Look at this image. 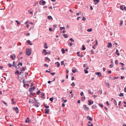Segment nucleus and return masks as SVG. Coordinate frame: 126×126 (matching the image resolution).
<instances>
[{
	"instance_id": "obj_7",
	"label": "nucleus",
	"mask_w": 126,
	"mask_h": 126,
	"mask_svg": "<svg viewBox=\"0 0 126 126\" xmlns=\"http://www.w3.org/2000/svg\"><path fill=\"white\" fill-rule=\"evenodd\" d=\"M35 88V86H33L32 87H31L29 91L30 92V93H31L32 91L34 90Z\"/></svg>"
},
{
	"instance_id": "obj_20",
	"label": "nucleus",
	"mask_w": 126,
	"mask_h": 126,
	"mask_svg": "<svg viewBox=\"0 0 126 126\" xmlns=\"http://www.w3.org/2000/svg\"><path fill=\"white\" fill-rule=\"evenodd\" d=\"M106 86H107L108 88L110 87V83L108 82H107L106 83Z\"/></svg>"
},
{
	"instance_id": "obj_14",
	"label": "nucleus",
	"mask_w": 126,
	"mask_h": 126,
	"mask_svg": "<svg viewBox=\"0 0 126 126\" xmlns=\"http://www.w3.org/2000/svg\"><path fill=\"white\" fill-rule=\"evenodd\" d=\"M29 13L31 14H33V12L32 10H28Z\"/></svg>"
},
{
	"instance_id": "obj_22",
	"label": "nucleus",
	"mask_w": 126,
	"mask_h": 126,
	"mask_svg": "<svg viewBox=\"0 0 126 126\" xmlns=\"http://www.w3.org/2000/svg\"><path fill=\"white\" fill-rule=\"evenodd\" d=\"M50 52H49V51H48L47 52H45L44 53V54L45 55H46L47 54H50Z\"/></svg>"
},
{
	"instance_id": "obj_25",
	"label": "nucleus",
	"mask_w": 126,
	"mask_h": 126,
	"mask_svg": "<svg viewBox=\"0 0 126 126\" xmlns=\"http://www.w3.org/2000/svg\"><path fill=\"white\" fill-rule=\"evenodd\" d=\"M84 71L85 72V73L86 74H87L88 73V71L87 70H86V69H84Z\"/></svg>"
},
{
	"instance_id": "obj_63",
	"label": "nucleus",
	"mask_w": 126,
	"mask_h": 126,
	"mask_svg": "<svg viewBox=\"0 0 126 126\" xmlns=\"http://www.w3.org/2000/svg\"><path fill=\"white\" fill-rule=\"evenodd\" d=\"M88 126H93V124H91V125H89V124H88Z\"/></svg>"
},
{
	"instance_id": "obj_24",
	"label": "nucleus",
	"mask_w": 126,
	"mask_h": 126,
	"mask_svg": "<svg viewBox=\"0 0 126 126\" xmlns=\"http://www.w3.org/2000/svg\"><path fill=\"white\" fill-rule=\"evenodd\" d=\"M65 50L63 48L61 49V51H62L63 54H64V53L65 52Z\"/></svg>"
},
{
	"instance_id": "obj_8",
	"label": "nucleus",
	"mask_w": 126,
	"mask_h": 126,
	"mask_svg": "<svg viewBox=\"0 0 126 126\" xmlns=\"http://www.w3.org/2000/svg\"><path fill=\"white\" fill-rule=\"evenodd\" d=\"M41 97L43 98V99H44L46 97L45 96V94L44 93H42L41 94Z\"/></svg>"
},
{
	"instance_id": "obj_1",
	"label": "nucleus",
	"mask_w": 126,
	"mask_h": 126,
	"mask_svg": "<svg viewBox=\"0 0 126 126\" xmlns=\"http://www.w3.org/2000/svg\"><path fill=\"white\" fill-rule=\"evenodd\" d=\"M32 50L31 49H27L26 51V54L28 56H29L31 54Z\"/></svg>"
},
{
	"instance_id": "obj_37",
	"label": "nucleus",
	"mask_w": 126,
	"mask_h": 126,
	"mask_svg": "<svg viewBox=\"0 0 126 126\" xmlns=\"http://www.w3.org/2000/svg\"><path fill=\"white\" fill-rule=\"evenodd\" d=\"M45 107L46 108H49V106H47L45 104L44 105Z\"/></svg>"
},
{
	"instance_id": "obj_27",
	"label": "nucleus",
	"mask_w": 126,
	"mask_h": 126,
	"mask_svg": "<svg viewBox=\"0 0 126 126\" xmlns=\"http://www.w3.org/2000/svg\"><path fill=\"white\" fill-rule=\"evenodd\" d=\"M85 49V46L84 45H83L82 46V50H84Z\"/></svg>"
},
{
	"instance_id": "obj_52",
	"label": "nucleus",
	"mask_w": 126,
	"mask_h": 126,
	"mask_svg": "<svg viewBox=\"0 0 126 126\" xmlns=\"http://www.w3.org/2000/svg\"><path fill=\"white\" fill-rule=\"evenodd\" d=\"M46 50L45 49H44L43 50V51L42 53H45L46 52Z\"/></svg>"
},
{
	"instance_id": "obj_26",
	"label": "nucleus",
	"mask_w": 126,
	"mask_h": 126,
	"mask_svg": "<svg viewBox=\"0 0 126 126\" xmlns=\"http://www.w3.org/2000/svg\"><path fill=\"white\" fill-rule=\"evenodd\" d=\"M123 6H120V8L122 10H124V8H123Z\"/></svg>"
},
{
	"instance_id": "obj_28",
	"label": "nucleus",
	"mask_w": 126,
	"mask_h": 126,
	"mask_svg": "<svg viewBox=\"0 0 126 126\" xmlns=\"http://www.w3.org/2000/svg\"><path fill=\"white\" fill-rule=\"evenodd\" d=\"M63 36L65 38H67L68 37V36L67 34H63Z\"/></svg>"
},
{
	"instance_id": "obj_54",
	"label": "nucleus",
	"mask_w": 126,
	"mask_h": 126,
	"mask_svg": "<svg viewBox=\"0 0 126 126\" xmlns=\"http://www.w3.org/2000/svg\"><path fill=\"white\" fill-rule=\"evenodd\" d=\"M14 63H15V62L14 61L13 62V66H14L16 68L17 66H16V65H14Z\"/></svg>"
},
{
	"instance_id": "obj_5",
	"label": "nucleus",
	"mask_w": 126,
	"mask_h": 126,
	"mask_svg": "<svg viewBox=\"0 0 126 126\" xmlns=\"http://www.w3.org/2000/svg\"><path fill=\"white\" fill-rule=\"evenodd\" d=\"M95 74L96 75H98V77H100L101 76V74L100 72H96Z\"/></svg>"
},
{
	"instance_id": "obj_64",
	"label": "nucleus",
	"mask_w": 126,
	"mask_h": 126,
	"mask_svg": "<svg viewBox=\"0 0 126 126\" xmlns=\"http://www.w3.org/2000/svg\"><path fill=\"white\" fill-rule=\"evenodd\" d=\"M124 91L125 92H126V88L125 87L124 89Z\"/></svg>"
},
{
	"instance_id": "obj_15",
	"label": "nucleus",
	"mask_w": 126,
	"mask_h": 126,
	"mask_svg": "<svg viewBox=\"0 0 126 126\" xmlns=\"http://www.w3.org/2000/svg\"><path fill=\"white\" fill-rule=\"evenodd\" d=\"M97 106L95 105H93L92 106V108L93 109H94L96 108Z\"/></svg>"
},
{
	"instance_id": "obj_36",
	"label": "nucleus",
	"mask_w": 126,
	"mask_h": 126,
	"mask_svg": "<svg viewBox=\"0 0 126 126\" xmlns=\"http://www.w3.org/2000/svg\"><path fill=\"white\" fill-rule=\"evenodd\" d=\"M76 70H77L76 69L75 70H73L72 69V71L73 73H75L76 72Z\"/></svg>"
},
{
	"instance_id": "obj_51",
	"label": "nucleus",
	"mask_w": 126,
	"mask_h": 126,
	"mask_svg": "<svg viewBox=\"0 0 126 126\" xmlns=\"http://www.w3.org/2000/svg\"><path fill=\"white\" fill-rule=\"evenodd\" d=\"M64 62L63 61H62L61 62V64L62 65L64 64Z\"/></svg>"
},
{
	"instance_id": "obj_57",
	"label": "nucleus",
	"mask_w": 126,
	"mask_h": 126,
	"mask_svg": "<svg viewBox=\"0 0 126 126\" xmlns=\"http://www.w3.org/2000/svg\"><path fill=\"white\" fill-rule=\"evenodd\" d=\"M21 70L22 71H24L25 70V69L23 67Z\"/></svg>"
},
{
	"instance_id": "obj_50",
	"label": "nucleus",
	"mask_w": 126,
	"mask_h": 126,
	"mask_svg": "<svg viewBox=\"0 0 126 126\" xmlns=\"http://www.w3.org/2000/svg\"><path fill=\"white\" fill-rule=\"evenodd\" d=\"M86 19V18H85L84 17H83L82 19V20L83 21H85V20Z\"/></svg>"
},
{
	"instance_id": "obj_60",
	"label": "nucleus",
	"mask_w": 126,
	"mask_h": 126,
	"mask_svg": "<svg viewBox=\"0 0 126 126\" xmlns=\"http://www.w3.org/2000/svg\"><path fill=\"white\" fill-rule=\"evenodd\" d=\"M83 92H81V93H80V95L81 96H82V95H83Z\"/></svg>"
},
{
	"instance_id": "obj_19",
	"label": "nucleus",
	"mask_w": 126,
	"mask_h": 126,
	"mask_svg": "<svg viewBox=\"0 0 126 126\" xmlns=\"http://www.w3.org/2000/svg\"><path fill=\"white\" fill-rule=\"evenodd\" d=\"M55 64L57 65L58 67H59L60 66V64L59 62H57Z\"/></svg>"
},
{
	"instance_id": "obj_46",
	"label": "nucleus",
	"mask_w": 126,
	"mask_h": 126,
	"mask_svg": "<svg viewBox=\"0 0 126 126\" xmlns=\"http://www.w3.org/2000/svg\"><path fill=\"white\" fill-rule=\"evenodd\" d=\"M70 40L72 42H74V41L73 39L72 38H70Z\"/></svg>"
},
{
	"instance_id": "obj_62",
	"label": "nucleus",
	"mask_w": 126,
	"mask_h": 126,
	"mask_svg": "<svg viewBox=\"0 0 126 126\" xmlns=\"http://www.w3.org/2000/svg\"><path fill=\"white\" fill-rule=\"evenodd\" d=\"M124 10H125L126 11V7L125 6H124Z\"/></svg>"
},
{
	"instance_id": "obj_44",
	"label": "nucleus",
	"mask_w": 126,
	"mask_h": 126,
	"mask_svg": "<svg viewBox=\"0 0 126 126\" xmlns=\"http://www.w3.org/2000/svg\"><path fill=\"white\" fill-rule=\"evenodd\" d=\"M79 53H80V52H79V51L77 52V54L78 56H80V55L79 54Z\"/></svg>"
},
{
	"instance_id": "obj_61",
	"label": "nucleus",
	"mask_w": 126,
	"mask_h": 126,
	"mask_svg": "<svg viewBox=\"0 0 126 126\" xmlns=\"http://www.w3.org/2000/svg\"><path fill=\"white\" fill-rule=\"evenodd\" d=\"M89 108L88 107H87V108H86V110H89Z\"/></svg>"
},
{
	"instance_id": "obj_33",
	"label": "nucleus",
	"mask_w": 126,
	"mask_h": 126,
	"mask_svg": "<svg viewBox=\"0 0 126 126\" xmlns=\"http://www.w3.org/2000/svg\"><path fill=\"white\" fill-rule=\"evenodd\" d=\"M8 65L9 67H12L13 65V64L12 65L11 63H9L8 64Z\"/></svg>"
},
{
	"instance_id": "obj_34",
	"label": "nucleus",
	"mask_w": 126,
	"mask_h": 126,
	"mask_svg": "<svg viewBox=\"0 0 126 126\" xmlns=\"http://www.w3.org/2000/svg\"><path fill=\"white\" fill-rule=\"evenodd\" d=\"M60 29L61 30H62L63 29L64 30L65 29V28H64V27H61L60 28Z\"/></svg>"
},
{
	"instance_id": "obj_58",
	"label": "nucleus",
	"mask_w": 126,
	"mask_h": 126,
	"mask_svg": "<svg viewBox=\"0 0 126 126\" xmlns=\"http://www.w3.org/2000/svg\"><path fill=\"white\" fill-rule=\"evenodd\" d=\"M55 74V73H51V74L52 75V76H54V75Z\"/></svg>"
},
{
	"instance_id": "obj_41",
	"label": "nucleus",
	"mask_w": 126,
	"mask_h": 126,
	"mask_svg": "<svg viewBox=\"0 0 126 126\" xmlns=\"http://www.w3.org/2000/svg\"><path fill=\"white\" fill-rule=\"evenodd\" d=\"M115 64L116 65H118V63L117 60H115Z\"/></svg>"
},
{
	"instance_id": "obj_12",
	"label": "nucleus",
	"mask_w": 126,
	"mask_h": 126,
	"mask_svg": "<svg viewBox=\"0 0 126 126\" xmlns=\"http://www.w3.org/2000/svg\"><path fill=\"white\" fill-rule=\"evenodd\" d=\"M26 122L27 123L28 122L29 123H30L31 122V121L29 120V118L28 117L26 120Z\"/></svg>"
},
{
	"instance_id": "obj_16",
	"label": "nucleus",
	"mask_w": 126,
	"mask_h": 126,
	"mask_svg": "<svg viewBox=\"0 0 126 126\" xmlns=\"http://www.w3.org/2000/svg\"><path fill=\"white\" fill-rule=\"evenodd\" d=\"M111 100L112 101L114 104H115L116 105H117V104L116 102V101L113 98H112Z\"/></svg>"
},
{
	"instance_id": "obj_47",
	"label": "nucleus",
	"mask_w": 126,
	"mask_h": 126,
	"mask_svg": "<svg viewBox=\"0 0 126 126\" xmlns=\"http://www.w3.org/2000/svg\"><path fill=\"white\" fill-rule=\"evenodd\" d=\"M44 66L45 67H48V65L47 64H44Z\"/></svg>"
},
{
	"instance_id": "obj_6",
	"label": "nucleus",
	"mask_w": 126,
	"mask_h": 126,
	"mask_svg": "<svg viewBox=\"0 0 126 126\" xmlns=\"http://www.w3.org/2000/svg\"><path fill=\"white\" fill-rule=\"evenodd\" d=\"M10 57L13 60H14L16 58V56H15V55L14 54H13V55H11L10 56Z\"/></svg>"
},
{
	"instance_id": "obj_21",
	"label": "nucleus",
	"mask_w": 126,
	"mask_h": 126,
	"mask_svg": "<svg viewBox=\"0 0 126 126\" xmlns=\"http://www.w3.org/2000/svg\"><path fill=\"white\" fill-rule=\"evenodd\" d=\"M47 45L46 43H45L44 44V46H45L44 48L45 49H47L48 48V47L47 46Z\"/></svg>"
},
{
	"instance_id": "obj_42",
	"label": "nucleus",
	"mask_w": 126,
	"mask_h": 126,
	"mask_svg": "<svg viewBox=\"0 0 126 126\" xmlns=\"http://www.w3.org/2000/svg\"><path fill=\"white\" fill-rule=\"evenodd\" d=\"M15 74H19V71H16V72H15Z\"/></svg>"
},
{
	"instance_id": "obj_55",
	"label": "nucleus",
	"mask_w": 126,
	"mask_h": 126,
	"mask_svg": "<svg viewBox=\"0 0 126 126\" xmlns=\"http://www.w3.org/2000/svg\"><path fill=\"white\" fill-rule=\"evenodd\" d=\"M29 22V21H26L24 23V24L25 25H26V24H27L28 23V22Z\"/></svg>"
},
{
	"instance_id": "obj_11",
	"label": "nucleus",
	"mask_w": 126,
	"mask_h": 126,
	"mask_svg": "<svg viewBox=\"0 0 126 126\" xmlns=\"http://www.w3.org/2000/svg\"><path fill=\"white\" fill-rule=\"evenodd\" d=\"M112 46V44L111 43H109L108 45V47L110 48Z\"/></svg>"
},
{
	"instance_id": "obj_30",
	"label": "nucleus",
	"mask_w": 126,
	"mask_h": 126,
	"mask_svg": "<svg viewBox=\"0 0 126 126\" xmlns=\"http://www.w3.org/2000/svg\"><path fill=\"white\" fill-rule=\"evenodd\" d=\"M53 99V97H52L51 98H49V100L51 101H52Z\"/></svg>"
},
{
	"instance_id": "obj_39",
	"label": "nucleus",
	"mask_w": 126,
	"mask_h": 126,
	"mask_svg": "<svg viewBox=\"0 0 126 126\" xmlns=\"http://www.w3.org/2000/svg\"><path fill=\"white\" fill-rule=\"evenodd\" d=\"M16 22L18 25H19L20 24V22H19L18 20H16Z\"/></svg>"
},
{
	"instance_id": "obj_49",
	"label": "nucleus",
	"mask_w": 126,
	"mask_h": 126,
	"mask_svg": "<svg viewBox=\"0 0 126 126\" xmlns=\"http://www.w3.org/2000/svg\"><path fill=\"white\" fill-rule=\"evenodd\" d=\"M71 85L74 86L75 85V84L74 82H73L72 84H71Z\"/></svg>"
},
{
	"instance_id": "obj_53",
	"label": "nucleus",
	"mask_w": 126,
	"mask_h": 126,
	"mask_svg": "<svg viewBox=\"0 0 126 126\" xmlns=\"http://www.w3.org/2000/svg\"><path fill=\"white\" fill-rule=\"evenodd\" d=\"M27 42L28 43L30 44V43H31L30 41L29 40H28L27 41Z\"/></svg>"
},
{
	"instance_id": "obj_35",
	"label": "nucleus",
	"mask_w": 126,
	"mask_h": 126,
	"mask_svg": "<svg viewBox=\"0 0 126 126\" xmlns=\"http://www.w3.org/2000/svg\"><path fill=\"white\" fill-rule=\"evenodd\" d=\"M119 78V77H113V80H114L115 79H117L118 78Z\"/></svg>"
},
{
	"instance_id": "obj_59",
	"label": "nucleus",
	"mask_w": 126,
	"mask_h": 126,
	"mask_svg": "<svg viewBox=\"0 0 126 126\" xmlns=\"http://www.w3.org/2000/svg\"><path fill=\"white\" fill-rule=\"evenodd\" d=\"M23 73V71H22L21 70V72L20 73H19V74L20 75L21 73Z\"/></svg>"
},
{
	"instance_id": "obj_10",
	"label": "nucleus",
	"mask_w": 126,
	"mask_h": 126,
	"mask_svg": "<svg viewBox=\"0 0 126 126\" xmlns=\"http://www.w3.org/2000/svg\"><path fill=\"white\" fill-rule=\"evenodd\" d=\"M88 102H89V104L88 105H92V104H93L94 103V102L93 101H91V100H88Z\"/></svg>"
},
{
	"instance_id": "obj_38",
	"label": "nucleus",
	"mask_w": 126,
	"mask_h": 126,
	"mask_svg": "<svg viewBox=\"0 0 126 126\" xmlns=\"http://www.w3.org/2000/svg\"><path fill=\"white\" fill-rule=\"evenodd\" d=\"M99 106L101 108H102L103 107V105L102 104L99 103Z\"/></svg>"
},
{
	"instance_id": "obj_9",
	"label": "nucleus",
	"mask_w": 126,
	"mask_h": 126,
	"mask_svg": "<svg viewBox=\"0 0 126 126\" xmlns=\"http://www.w3.org/2000/svg\"><path fill=\"white\" fill-rule=\"evenodd\" d=\"M94 2H95L94 3L95 5H96L100 1L99 0H94Z\"/></svg>"
},
{
	"instance_id": "obj_2",
	"label": "nucleus",
	"mask_w": 126,
	"mask_h": 126,
	"mask_svg": "<svg viewBox=\"0 0 126 126\" xmlns=\"http://www.w3.org/2000/svg\"><path fill=\"white\" fill-rule=\"evenodd\" d=\"M12 109L14 110L17 113L19 112L18 109L17 107H13L12 108Z\"/></svg>"
},
{
	"instance_id": "obj_40",
	"label": "nucleus",
	"mask_w": 126,
	"mask_h": 126,
	"mask_svg": "<svg viewBox=\"0 0 126 126\" xmlns=\"http://www.w3.org/2000/svg\"><path fill=\"white\" fill-rule=\"evenodd\" d=\"M113 64H111L110 65V68H112L113 66Z\"/></svg>"
},
{
	"instance_id": "obj_17",
	"label": "nucleus",
	"mask_w": 126,
	"mask_h": 126,
	"mask_svg": "<svg viewBox=\"0 0 126 126\" xmlns=\"http://www.w3.org/2000/svg\"><path fill=\"white\" fill-rule=\"evenodd\" d=\"M88 91L89 92V93L90 94L92 95L93 94V93L92 92H91V91L89 89L88 90Z\"/></svg>"
},
{
	"instance_id": "obj_3",
	"label": "nucleus",
	"mask_w": 126,
	"mask_h": 126,
	"mask_svg": "<svg viewBox=\"0 0 126 126\" xmlns=\"http://www.w3.org/2000/svg\"><path fill=\"white\" fill-rule=\"evenodd\" d=\"M46 3L45 1L43 0H42L40 1V4L44 5Z\"/></svg>"
},
{
	"instance_id": "obj_45",
	"label": "nucleus",
	"mask_w": 126,
	"mask_h": 126,
	"mask_svg": "<svg viewBox=\"0 0 126 126\" xmlns=\"http://www.w3.org/2000/svg\"><path fill=\"white\" fill-rule=\"evenodd\" d=\"M45 59L46 60H48L49 61H50V59L48 58L47 57H46V58Z\"/></svg>"
},
{
	"instance_id": "obj_48",
	"label": "nucleus",
	"mask_w": 126,
	"mask_h": 126,
	"mask_svg": "<svg viewBox=\"0 0 126 126\" xmlns=\"http://www.w3.org/2000/svg\"><path fill=\"white\" fill-rule=\"evenodd\" d=\"M87 106L86 105H83V108L84 109H85V108L86 107V106Z\"/></svg>"
},
{
	"instance_id": "obj_4",
	"label": "nucleus",
	"mask_w": 126,
	"mask_h": 126,
	"mask_svg": "<svg viewBox=\"0 0 126 126\" xmlns=\"http://www.w3.org/2000/svg\"><path fill=\"white\" fill-rule=\"evenodd\" d=\"M50 110L48 109H45L44 110L45 113L46 114H48L49 113Z\"/></svg>"
},
{
	"instance_id": "obj_32",
	"label": "nucleus",
	"mask_w": 126,
	"mask_h": 126,
	"mask_svg": "<svg viewBox=\"0 0 126 126\" xmlns=\"http://www.w3.org/2000/svg\"><path fill=\"white\" fill-rule=\"evenodd\" d=\"M38 2L36 1L35 3V4H34V6H36L37 4H38Z\"/></svg>"
},
{
	"instance_id": "obj_13",
	"label": "nucleus",
	"mask_w": 126,
	"mask_h": 126,
	"mask_svg": "<svg viewBox=\"0 0 126 126\" xmlns=\"http://www.w3.org/2000/svg\"><path fill=\"white\" fill-rule=\"evenodd\" d=\"M87 118L89 120L92 121L93 120V119L89 116H87Z\"/></svg>"
},
{
	"instance_id": "obj_43",
	"label": "nucleus",
	"mask_w": 126,
	"mask_h": 126,
	"mask_svg": "<svg viewBox=\"0 0 126 126\" xmlns=\"http://www.w3.org/2000/svg\"><path fill=\"white\" fill-rule=\"evenodd\" d=\"M22 63H18V66L21 65V66H22Z\"/></svg>"
},
{
	"instance_id": "obj_56",
	"label": "nucleus",
	"mask_w": 126,
	"mask_h": 126,
	"mask_svg": "<svg viewBox=\"0 0 126 126\" xmlns=\"http://www.w3.org/2000/svg\"><path fill=\"white\" fill-rule=\"evenodd\" d=\"M65 106V104L64 103H63L62 104V107H64Z\"/></svg>"
},
{
	"instance_id": "obj_29",
	"label": "nucleus",
	"mask_w": 126,
	"mask_h": 126,
	"mask_svg": "<svg viewBox=\"0 0 126 126\" xmlns=\"http://www.w3.org/2000/svg\"><path fill=\"white\" fill-rule=\"evenodd\" d=\"M123 21L122 20H121L120 21V26H122V25L123 24Z\"/></svg>"
},
{
	"instance_id": "obj_23",
	"label": "nucleus",
	"mask_w": 126,
	"mask_h": 126,
	"mask_svg": "<svg viewBox=\"0 0 126 126\" xmlns=\"http://www.w3.org/2000/svg\"><path fill=\"white\" fill-rule=\"evenodd\" d=\"M119 96H124V94L122 93H120L119 95Z\"/></svg>"
},
{
	"instance_id": "obj_31",
	"label": "nucleus",
	"mask_w": 126,
	"mask_h": 126,
	"mask_svg": "<svg viewBox=\"0 0 126 126\" xmlns=\"http://www.w3.org/2000/svg\"><path fill=\"white\" fill-rule=\"evenodd\" d=\"M87 31L88 32H90L92 31V29L91 28L89 29H88Z\"/></svg>"
},
{
	"instance_id": "obj_18",
	"label": "nucleus",
	"mask_w": 126,
	"mask_h": 126,
	"mask_svg": "<svg viewBox=\"0 0 126 126\" xmlns=\"http://www.w3.org/2000/svg\"><path fill=\"white\" fill-rule=\"evenodd\" d=\"M47 19L49 20L52 19V16H49L47 17Z\"/></svg>"
}]
</instances>
